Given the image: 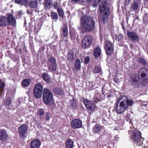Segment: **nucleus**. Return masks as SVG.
<instances>
[{
	"instance_id": "18",
	"label": "nucleus",
	"mask_w": 148,
	"mask_h": 148,
	"mask_svg": "<svg viewBox=\"0 0 148 148\" xmlns=\"http://www.w3.org/2000/svg\"><path fill=\"white\" fill-rule=\"evenodd\" d=\"M66 58L69 62H73L74 60V54L72 50H69L67 53Z\"/></svg>"
},
{
	"instance_id": "39",
	"label": "nucleus",
	"mask_w": 148,
	"mask_h": 148,
	"mask_svg": "<svg viewBox=\"0 0 148 148\" xmlns=\"http://www.w3.org/2000/svg\"><path fill=\"white\" fill-rule=\"evenodd\" d=\"M102 0H94L92 1V5L93 7H96Z\"/></svg>"
},
{
	"instance_id": "46",
	"label": "nucleus",
	"mask_w": 148,
	"mask_h": 148,
	"mask_svg": "<svg viewBox=\"0 0 148 148\" xmlns=\"http://www.w3.org/2000/svg\"><path fill=\"white\" fill-rule=\"evenodd\" d=\"M53 7L54 8L57 9V10L58 8H61V7H60L58 5V4L57 2H55L54 5H53Z\"/></svg>"
},
{
	"instance_id": "38",
	"label": "nucleus",
	"mask_w": 148,
	"mask_h": 148,
	"mask_svg": "<svg viewBox=\"0 0 148 148\" xmlns=\"http://www.w3.org/2000/svg\"><path fill=\"white\" fill-rule=\"evenodd\" d=\"M138 62L139 63L142 64L143 66H145L146 65V62L145 60L142 58H139L138 59Z\"/></svg>"
},
{
	"instance_id": "31",
	"label": "nucleus",
	"mask_w": 148,
	"mask_h": 148,
	"mask_svg": "<svg viewBox=\"0 0 148 148\" xmlns=\"http://www.w3.org/2000/svg\"><path fill=\"white\" fill-rule=\"evenodd\" d=\"M31 82L30 79H25L22 82V85L23 86L27 87L28 86Z\"/></svg>"
},
{
	"instance_id": "15",
	"label": "nucleus",
	"mask_w": 148,
	"mask_h": 148,
	"mask_svg": "<svg viewBox=\"0 0 148 148\" xmlns=\"http://www.w3.org/2000/svg\"><path fill=\"white\" fill-rule=\"evenodd\" d=\"M119 105V106H116V110L118 114H121L124 113L127 108L124 105V103L123 101L120 102Z\"/></svg>"
},
{
	"instance_id": "49",
	"label": "nucleus",
	"mask_w": 148,
	"mask_h": 148,
	"mask_svg": "<svg viewBox=\"0 0 148 148\" xmlns=\"http://www.w3.org/2000/svg\"><path fill=\"white\" fill-rule=\"evenodd\" d=\"M71 3H77L79 2L80 0H71Z\"/></svg>"
},
{
	"instance_id": "24",
	"label": "nucleus",
	"mask_w": 148,
	"mask_h": 148,
	"mask_svg": "<svg viewBox=\"0 0 148 148\" xmlns=\"http://www.w3.org/2000/svg\"><path fill=\"white\" fill-rule=\"evenodd\" d=\"M74 142L71 139H68L65 143L66 148H73Z\"/></svg>"
},
{
	"instance_id": "45",
	"label": "nucleus",
	"mask_w": 148,
	"mask_h": 148,
	"mask_svg": "<svg viewBox=\"0 0 148 148\" xmlns=\"http://www.w3.org/2000/svg\"><path fill=\"white\" fill-rule=\"evenodd\" d=\"M46 116L45 119L46 121H49L50 120V116L48 112L45 113Z\"/></svg>"
},
{
	"instance_id": "51",
	"label": "nucleus",
	"mask_w": 148,
	"mask_h": 148,
	"mask_svg": "<svg viewBox=\"0 0 148 148\" xmlns=\"http://www.w3.org/2000/svg\"><path fill=\"white\" fill-rule=\"evenodd\" d=\"M99 99L97 98H94V100L93 101L94 102H95L96 103H97L99 101Z\"/></svg>"
},
{
	"instance_id": "42",
	"label": "nucleus",
	"mask_w": 148,
	"mask_h": 148,
	"mask_svg": "<svg viewBox=\"0 0 148 148\" xmlns=\"http://www.w3.org/2000/svg\"><path fill=\"white\" fill-rule=\"evenodd\" d=\"M143 21L144 23H148V14H145V16L143 18Z\"/></svg>"
},
{
	"instance_id": "60",
	"label": "nucleus",
	"mask_w": 148,
	"mask_h": 148,
	"mask_svg": "<svg viewBox=\"0 0 148 148\" xmlns=\"http://www.w3.org/2000/svg\"><path fill=\"white\" fill-rule=\"evenodd\" d=\"M147 1H148V0H145Z\"/></svg>"
},
{
	"instance_id": "27",
	"label": "nucleus",
	"mask_w": 148,
	"mask_h": 148,
	"mask_svg": "<svg viewBox=\"0 0 148 148\" xmlns=\"http://www.w3.org/2000/svg\"><path fill=\"white\" fill-rule=\"evenodd\" d=\"M53 91L54 93L58 95H62L64 94V91L61 88H55Z\"/></svg>"
},
{
	"instance_id": "47",
	"label": "nucleus",
	"mask_w": 148,
	"mask_h": 148,
	"mask_svg": "<svg viewBox=\"0 0 148 148\" xmlns=\"http://www.w3.org/2000/svg\"><path fill=\"white\" fill-rule=\"evenodd\" d=\"M125 99H127V96L124 95L122 96L121 97L118 98L117 100H118V101H120L122 99H123V100H125Z\"/></svg>"
},
{
	"instance_id": "30",
	"label": "nucleus",
	"mask_w": 148,
	"mask_h": 148,
	"mask_svg": "<svg viewBox=\"0 0 148 148\" xmlns=\"http://www.w3.org/2000/svg\"><path fill=\"white\" fill-rule=\"evenodd\" d=\"M52 5V0H45V6L46 9H50Z\"/></svg>"
},
{
	"instance_id": "22",
	"label": "nucleus",
	"mask_w": 148,
	"mask_h": 148,
	"mask_svg": "<svg viewBox=\"0 0 148 148\" xmlns=\"http://www.w3.org/2000/svg\"><path fill=\"white\" fill-rule=\"evenodd\" d=\"M69 106L73 110H76L77 108V103L74 99L70 100L69 102Z\"/></svg>"
},
{
	"instance_id": "12",
	"label": "nucleus",
	"mask_w": 148,
	"mask_h": 148,
	"mask_svg": "<svg viewBox=\"0 0 148 148\" xmlns=\"http://www.w3.org/2000/svg\"><path fill=\"white\" fill-rule=\"evenodd\" d=\"M71 124L72 127L74 129L81 128L82 125V121L77 119H73L71 121Z\"/></svg>"
},
{
	"instance_id": "16",
	"label": "nucleus",
	"mask_w": 148,
	"mask_h": 148,
	"mask_svg": "<svg viewBox=\"0 0 148 148\" xmlns=\"http://www.w3.org/2000/svg\"><path fill=\"white\" fill-rule=\"evenodd\" d=\"M41 142L38 139L32 140L30 143V148H39Z\"/></svg>"
},
{
	"instance_id": "13",
	"label": "nucleus",
	"mask_w": 148,
	"mask_h": 148,
	"mask_svg": "<svg viewBox=\"0 0 148 148\" xmlns=\"http://www.w3.org/2000/svg\"><path fill=\"white\" fill-rule=\"evenodd\" d=\"M83 102L87 109L90 110H94L95 109V104L90 100L87 99H84Z\"/></svg>"
},
{
	"instance_id": "55",
	"label": "nucleus",
	"mask_w": 148,
	"mask_h": 148,
	"mask_svg": "<svg viewBox=\"0 0 148 148\" xmlns=\"http://www.w3.org/2000/svg\"><path fill=\"white\" fill-rule=\"evenodd\" d=\"M118 80V79H116V78H115L114 79V80L116 82H117V80Z\"/></svg>"
},
{
	"instance_id": "56",
	"label": "nucleus",
	"mask_w": 148,
	"mask_h": 148,
	"mask_svg": "<svg viewBox=\"0 0 148 148\" xmlns=\"http://www.w3.org/2000/svg\"><path fill=\"white\" fill-rule=\"evenodd\" d=\"M42 48L43 50L44 51L45 50V48L44 47H42Z\"/></svg>"
},
{
	"instance_id": "50",
	"label": "nucleus",
	"mask_w": 148,
	"mask_h": 148,
	"mask_svg": "<svg viewBox=\"0 0 148 148\" xmlns=\"http://www.w3.org/2000/svg\"><path fill=\"white\" fill-rule=\"evenodd\" d=\"M66 13L67 14L68 16H67V18H69L71 15V13L70 12L69 10H68L66 11Z\"/></svg>"
},
{
	"instance_id": "32",
	"label": "nucleus",
	"mask_w": 148,
	"mask_h": 148,
	"mask_svg": "<svg viewBox=\"0 0 148 148\" xmlns=\"http://www.w3.org/2000/svg\"><path fill=\"white\" fill-rule=\"evenodd\" d=\"M16 3L20 5H28V2L27 0H15Z\"/></svg>"
},
{
	"instance_id": "4",
	"label": "nucleus",
	"mask_w": 148,
	"mask_h": 148,
	"mask_svg": "<svg viewBox=\"0 0 148 148\" xmlns=\"http://www.w3.org/2000/svg\"><path fill=\"white\" fill-rule=\"evenodd\" d=\"M5 16H0V27H3L10 25L13 27L16 25V20L15 17L11 14H7Z\"/></svg>"
},
{
	"instance_id": "41",
	"label": "nucleus",
	"mask_w": 148,
	"mask_h": 148,
	"mask_svg": "<svg viewBox=\"0 0 148 148\" xmlns=\"http://www.w3.org/2000/svg\"><path fill=\"white\" fill-rule=\"evenodd\" d=\"M44 111L43 109L42 108H40L37 111V114L39 116L41 119V116L44 114Z\"/></svg>"
},
{
	"instance_id": "34",
	"label": "nucleus",
	"mask_w": 148,
	"mask_h": 148,
	"mask_svg": "<svg viewBox=\"0 0 148 148\" xmlns=\"http://www.w3.org/2000/svg\"><path fill=\"white\" fill-rule=\"evenodd\" d=\"M101 69L98 66H95L92 70V72L94 74L98 73L101 72Z\"/></svg>"
},
{
	"instance_id": "44",
	"label": "nucleus",
	"mask_w": 148,
	"mask_h": 148,
	"mask_svg": "<svg viewBox=\"0 0 148 148\" xmlns=\"http://www.w3.org/2000/svg\"><path fill=\"white\" fill-rule=\"evenodd\" d=\"M90 57L89 56H87L86 57L84 60V64H87L90 61Z\"/></svg>"
},
{
	"instance_id": "7",
	"label": "nucleus",
	"mask_w": 148,
	"mask_h": 148,
	"mask_svg": "<svg viewBox=\"0 0 148 148\" xmlns=\"http://www.w3.org/2000/svg\"><path fill=\"white\" fill-rule=\"evenodd\" d=\"M93 40V37L91 35L88 34L86 35L82 41L81 47L84 49L90 48Z\"/></svg>"
},
{
	"instance_id": "8",
	"label": "nucleus",
	"mask_w": 148,
	"mask_h": 148,
	"mask_svg": "<svg viewBox=\"0 0 148 148\" xmlns=\"http://www.w3.org/2000/svg\"><path fill=\"white\" fill-rule=\"evenodd\" d=\"M43 87L40 83H37L34 86L33 90V96L35 98L39 99L42 97Z\"/></svg>"
},
{
	"instance_id": "25",
	"label": "nucleus",
	"mask_w": 148,
	"mask_h": 148,
	"mask_svg": "<svg viewBox=\"0 0 148 148\" xmlns=\"http://www.w3.org/2000/svg\"><path fill=\"white\" fill-rule=\"evenodd\" d=\"M102 128L98 124H96L92 128V132L94 134H99Z\"/></svg>"
},
{
	"instance_id": "58",
	"label": "nucleus",
	"mask_w": 148,
	"mask_h": 148,
	"mask_svg": "<svg viewBox=\"0 0 148 148\" xmlns=\"http://www.w3.org/2000/svg\"><path fill=\"white\" fill-rule=\"evenodd\" d=\"M131 122H132L131 121V120H130V121H129L130 123H131Z\"/></svg>"
},
{
	"instance_id": "19",
	"label": "nucleus",
	"mask_w": 148,
	"mask_h": 148,
	"mask_svg": "<svg viewBox=\"0 0 148 148\" xmlns=\"http://www.w3.org/2000/svg\"><path fill=\"white\" fill-rule=\"evenodd\" d=\"M124 103V105L127 109L129 106H131L134 104V101L131 99H128L127 97V99L122 101Z\"/></svg>"
},
{
	"instance_id": "53",
	"label": "nucleus",
	"mask_w": 148,
	"mask_h": 148,
	"mask_svg": "<svg viewBox=\"0 0 148 148\" xmlns=\"http://www.w3.org/2000/svg\"><path fill=\"white\" fill-rule=\"evenodd\" d=\"M136 18L138 20H139V16L137 15L136 16Z\"/></svg>"
},
{
	"instance_id": "43",
	"label": "nucleus",
	"mask_w": 148,
	"mask_h": 148,
	"mask_svg": "<svg viewBox=\"0 0 148 148\" xmlns=\"http://www.w3.org/2000/svg\"><path fill=\"white\" fill-rule=\"evenodd\" d=\"M5 86V84L2 81L0 80V91L1 92H2L3 91L4 88Z\"/></svg>"
},
{
	"instance_id": "21",
	"label": "nucleus",
	"mask_w": 148,
	"mask_h": 148,
	"mask_svg": "<svg viewBox=\"0 0 148 148\" xmlns=\"http://www.w3.org/2000/svg\"><path fill=\"white\" fill-rule=\"evenodd\" d=\"M62 34L64 38H66L68 35V29L67 25H64L61 29Z\"/></svg>"
},
{
	"instance_id": "2",
	"label": "nucleus",
	"mask_w": 148,
	"mask_h": 148,
	"mask_svg": "<svg viewBox=\"0 0 148 148\" xmlns=\"http://www.w3.org/2000/svg\"><path fill=\"white\" fill-rule=\"evenodd\" d=\"M80 25L83 33L90 32L95 28V22L93 18L86 15L81 16Z\"/></svg>"
},
{
	"instance_id": "6",
	"label": "nucleus",
	"mask_w": 148,
	"mask_h": 148,
	"mask_svg": "<svg viewBox=\"0 0 148 148\" xmlns=\"http://www.w3.org/2000/svg\"><path fill=\"white\" fill-rule=\"evenodd\" d=\"M42 99L47 105L53 103V95L51 92L48 89L44 88L43 90Z\"/></svg>"
},
{
	"instance_id": "20",
	"label": "nucleus",
	"mask_w": 148,
	"mask_h": 148,
	"mask_svg": "<svg viewBox=\"0 0 148 148\" xmlns=\"http://www.w3.org/2000/svg\"><path fill=\"white\" fill-rule=\"evenodd\" d=\"M42 77L43 80L47 84L51 83L52 79L47 73H44L42 74Z\"/></svg>"
},
{
	"instance_id": "35",
	"label": "nucleus",
	"mask_w": 148,
	"mask_h": 148,
	"mask_svg": "<svg viewBox=\"0 0 148 148\" xmlns=\"http://www.w3.org/2000/svg\"><path fill=\"white\" fill-rule=\"evenodd\" d=\"M12 101L10 97L6 98L5 100L4 103L5 106H9L11 104Z\"/></svg>"
},
{
	"instance_id": "28",
	"label": "nucleus",
	"mask_w": 148,
	"mask_h": 148,
	"mask_svg": "<svg viewBox=\"0 0 148 148\" xmlns=\"http://www.w3.org/2000/svg\"><path fill=\"white\" fill-rule=\"evenodd\" d=\"M81 62L80 60L79 59H77L75 61L74 68L75 70H79L81 67Z\"/></svg>"
},
{
	"instance_id": "3",
	"label": "nucleus",
	"mask_w": 148,
	"mask_h": 148,
	"mask_svg": "<svg viewBox=\"0 0 148 148\" xmlns=\"http://www.w3.org/2000/svg\"><path fill=\"white\" fill-rule=\"evenodd\" d=\"M107 0H103L98 9L101 15V20L103 23L107 21L110 15V8L107 6Z\"/></svg>"
},
{
	"instance_id": "36",
	"label": "nucleus",
	"mask_w": 148,
	"mask_h": 148,
	"mask_svg": "<svg viewBox=\"0 0 148 148\" xmlns=\"http://www.w3.org/2000/svg\"><path fill=\"white\" fill-rule=\"evenodd\" d=\"M138 8V5L137 3L135 2L132 3L131 9L134 11H135L137 10Z\"/></svg>"
},
{
	"instance_id": "52",
	"label": "nucleus",
	"mask_w": 148,
	"mask_h": 148,
	"mask_svg": "<svg viewBox=\"0 0 148 148\" xmlns=\"http://www.w3.org/2000/svg\"><path fill=\"white\" fill-rule=\"evenodd\" d=\"M19 53L20 54H21L22 50L21 48H20L19 50Z\"/></svg>"
},
{
	"instance_id": "29",
	"label": "nucleus",
	"mask_w": 148,
	"mask_h": 148,
	"mask_svg": "<svg viewBox=\"0 0 148 148\" xmlns=\"http://www.w3.org/2000/svg\"><path fill=\"white\" fill-rule=\"evenodd\" d=\"M57 12L60 17L62 18H64L65 16H64V12L63 9L62 7L60 8H58L57 10Z\"/></svg>"
},
{
	"instance_id": "23",
	"label": "nucleus",
	"mask_w": 148,
	"mask_h": 148,
	"mask_svg": "<svg viewBox=\"0 0 148 148\" xmlns=\"http://www.w3.org/2000/svg\"><path fill=\"white\" fill-rule=\"evenodd\" d=\"M8 136V135L5 131L3 130H0V140H5L7 138Z\"/></svg>"
},
{
	"instance_id": "48",
	"label": "nucleus",
	"mask_w": 148,
	"mask_h": 148,
	"mask_svg": "<svg viewBox=\"0 0 148 148\" xmlns=\"http://www.w3.org/2000/svg\"><path fill=\"white\" fill-rule=\"evenodd\" d=\"M125 119L127 121H130V117L129 115L128 114L126 115V116H125Z\"/></svg>"
},
{
	"instance_id": "40",
	"label": "nucleus",
	"mask_w": 148,
	"mask_h": 148,
	"mask_svg": "<svg viewBox=\"0 0 148 148\" xmlns=\"http://www.w3.org/2000/svg\"><path fill=\"white\" fill-rule=\"evenodd\" d=\"M69 34L72 40H74L76 38V34L74 31H69Z\"/></svg>"
},
{
	"instance_id": "54",
	"label": "nucleus",
	"mask_w": 148,
	"mask_h": 148,
	"mask_svg": "<svg viewBox=\"0 0 148 148\" xmlns=\"http://www.w3.org/2000/svg\"><path fill=\"white\" fill-rule=\"evenodd\" d=\"M119 102H120V101H118V100H117V101L116 105V106H118V104L119 103Z\"/></svg>"
},
{
	"instance_id": "59",
	"label": "nucleus",
	"mask_w": 148,
	"mask_h": 148,
	"mask_svg": "<svg viewBox=\"0 0 148 148\" xmlns=\"http://www.w3.org/2000/svg\"><path fill=\"white\" fill-rule=\"evenodd\" d=\"M135 21V19L133 21V22Z\"/></svg>"
},
{
	"instance_id": "37",
	"label": "nucleus",
	"mask_w": 148,
	"mask_h": 148,
	"mask_svg": "<svg viewBox=\"0 0 148 148\" xmlns=\"http://www.w3.org/2000/svg\"><path fill=\"white\" fill-rule=\"evenodd\" d=\"M115 36V40L119 42L121 40L124 38L123 35L122 34H119L118 35L116 34Z\"/></svg>"
},
{
	"instance_id": "17",
	"label": "nucleus",
	"mask_w": 148,
	"mask_h": 148,
	"mask_svg": "<svg viewBox=\"0 0 148 148\" xmlns=\"http://www.w3.org/2000/svg\"><path fill=\"white\" fill-rule=\"evenodd\" d=\"M101 48L99 46L95 47L93 51V54L95 58L97 59L101 55Z\"/></svg>"
},
{
	"instance_id": "11",
	"label": "nucleus",
	"mask_w": 148,
	"mask_h": 148,
	"mask_svg": "<svg viewBox=\"0 0 148 148\" xmlns=\"http://www.w3.org/2000/svg\"><path fill=\"white\" fill-rule=\"evenodd\" d=\"M127 35L133 42H138L139 41L140 39L138 35L134 32L128 31L127 32Z\"/></svg>"
},
{
	"instance_id": "14",
	"label": "nucleus",
	"mask_w": 148,
	"mask_h": 148,
	"mask_svg": "<svg viewBox=\"0 0 148 148\" xmlns=\"http://www.w3.org/2000/svg\"><path fill=\"white\" fill-rule=\"evenodd\" d=\"M27 129V126L25 124L21 125L18 128V132L21 137L24 138L25 137Z\"/></svg>"
},
{
	"instance_id": "26",
	"label": "nucleus",
	"mask_w": 148,
	"mask_h": 148,
	"mask_svg": "<svg viewBox=\"0 0 148 148\" xmlns=\"http://www.w3.org/2000/svg\"><path fill=\"white\" fill-rule=\"evenodd\" d=\"M30 8H36L37 7L38 2L36 0H32L28 4Z\"/></svg>"
},
{
	"instance_id": "33",
	"label": "nucleus",
	"mask_w": 148,
	"mask_h": 148,
	"mask_svg": "<svg viewBox=\"0 0 148 148\" xmlns=\"http://www.w3.org/2000/svg\"><path fill=\"white\" fill-rule=\"evenodd\" d=\"M51 16L53 20H57L58 19V16L56 12H51Z\"/></svg>"
},
{
	"instance_id": "9",
	"label": "nucleus",
	"mask_w": 148,
	"mask_h": 148,
	"mask_svg": "<svg viewBox=\"0 0 148 148\" xmlns=\"http://www.w3.org/2000/svg\"><path fill=\"white\" fill-rule=\"evenodd\" d=\"M48 70L51 72L56 71L57 69V64L56 59L53 57H51L48 60L47 62Z\"/></svg>"
},
{
	"instance_id": "57",
	"label": "nucleus",
	"mask_w": 148,
	"mask_h": 148,
	"mask_svg": "<svg viewBox=\"0 0 148 148\" xmlns=\"http://www.w3.org/2000/svg\"><path fill=\"white\" fill-rule=\"evenodd\" d=\"M107 97H110V95H108L107 96Z\"/></svg>"
},
{
	"instance_id": "61",
	"label": "nucleus",
	"mask_w": 148,
	"mask_h": 148,
	"mask_svg": "<svg viewBox=\"0 0 148 148\" xmlns=\"http://www.w3.org/2000/svg\"><path fill=\"white\" fill-rule=\"evenodd\" d=\"M39 1H41V0H38Z\"/></svg>"
},
{
	"instance_id": "1",
	"label": "nucleus",
	"mask_w": 148,
	"mask_h": 148,
	"mask_svg": "<svg viewBox=\"0 0 148 148\" xmlns=\"http://www.w3.org/2000/svg\"><path fill=\"white\" fill-rule=\"evenodd\" d=\"M138 75L141 77L139 78L136 74L134 73L130 75V79L132 86L138 88L140 85L145 86L148 80V70L146 68H141L138 71Z\"/></svg>"
},
{
	"instance_id": "10",
	"label": "nucleus",
	"mask_w": 148,
	"mask_h": 148,
	"mask_svg": "<svg viewBox=\"0 0 148 148\" xmlns=\"http://www.w3.org/2000/svg\"><path fill=\"white\" fill-rule=\"evenodd\" d=\"M113 48V46H112V43L109 40L106 41L104 48L107 56H111L112 55L114 52Z\"/></svg>"
},
{
	"instance_id": "5",
	"label": "nucleus",
	"mask_w": 148,
	"mask_h": 148,
	"mask_svg": "<svg viewBox=\"0 0 148 148\" xmlns=\"http://www.w3.org/2000/svg\"><path fill=\"white\" fill-rule=\"evenodd\" d=\"M131 138L133 142L138 146H140L143 144L144 138L141 136V132L137 130H134L131 134Z\"/></svg>"
}]
</instances>
